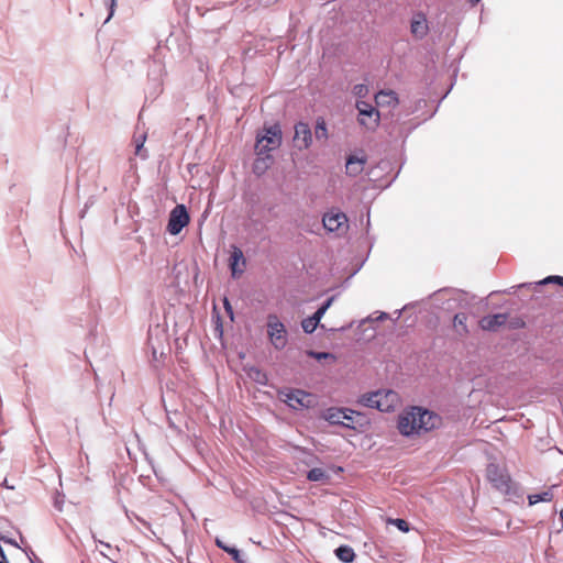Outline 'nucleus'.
I'll list each match as a JSON object with an SVG mask.
<instances>
[{"label":"nucleus","mask_w":563,"mask_h":563,"mask_svg":"<svg viewBox=\"0 0 563 563\" xmlns=\"http://www.w3.org/2000/svg\"><path fill=\"white\" fill-rule=\"evenodd\" d=\"M442 426V418L438 413L422 407H411L398 416L397 428L401 435H420Z\"/></svg>","instance_id":"f257e3e1"},{"label":"nucleus","mask_w":563,"mask_h":563,"mask_svg":"<svg viewBox=\"0 0 563 563\" xmlns=\"http://www.w3.org/2000/svg\"><path fill=\"white\" fill-rule=\"evenodd\" d=\"M263 134L258 133L256 137L255 152L257 156L278 148L282 144V129L279 124H273L263 129Z\"/></svg>","instance_id":"f03ea898"},{"label":"nucleus","mask_w":563,"mask_h":563,"mask_svg":"<svg viewBox=\"0 0 563 563\" xmlns=\"http://www.w3.org/2000/svg\"><path fill=\"white\" fill-rule=\"evenodd\" d=\"M147 342L153 362H158L161 357L169 352L167 333L159 325L150 329Z\"/></svg>","instance_id":"7ed1b4c3"},{"label":"nucleus","mask_w":563,"mask_h":563,"mask_svg":"<svg viewBox=\"0 0 563 563\" xmlns=\"http://www.w3.org/2000/svg\"><path fill=\"white\" fill-rule=\"evenodd\" d=\"M267 335L276 350H283L287 345V330L276 314L267 317Z\"/></svg>","instance_id":"20e7f679"},{"label":"nucleus","mask_w":563,"mask_h":563,"mask_svg":"<svg viewBox=\"0 0 563 563\" xmlns=\"http://www.w3.org/2000/svg\"><path fill=\"white\" fill-rule=\"evenodd\" d=\"M190 221L189 213L185 205H177L169 213L167 232L177 235L188 225Z\"/></svg>","instance_id":"39448f33"},{"label":"nucleus","mask_w":563,"mask_h":563,"mask_svg":"<svg viewBox=\"0 0 563 563\" xmlns=\"http://www.w3.org/2000/svg\"><path fill=\"white\" fill-rule=\"evenodd\" d=\"M358 123L367 130H375L379 124V112L366 101H357Z\"/></svg>","instance_id":"423d86ee"},{"label":"nucleus","mask_w":563,"mask_h":563,"mask_svg":"<svg viewBox=\"0 0 563 563\" xmlns=\"http://www.w3.org/2000/svg\"><path fill=\"white\" fill-rule=\"evenodd\" d=\"M486 474L488 481L496 489L505 494L510 492V477L504 468L490 463L487 465Z\"/></svg>","instance_id":"0eeeda50"},{"label":"nucleus","mask_w":563,"mask_h":563,"mask_svg":"<svg viewBox=\"0 0 563 563\" xmlns=\"http://www.w3.org/2000/svg\"><path fill=\"white\" fill-rule=\"evenodd\" d=\"M279 395L283 397V400L295 410L309 408L310 406L308 400L310 394L305 390L287 389L286 391H280Z\"/></svg>","instance_id":"6e6552de"},{"label":"nucleus","mask_w":563,"mask_h":563,"mask_svg":"<svg viewBox=\"0 0 563 563\" xmlns=\"http://www.w3.org/2000/svg\"><path fill=\"white\" fill-rule=\"evenodd\" d=\"M322 223L329 232H343L347 229V217L341 211L331 210L324 213Z\"/></svg>","instance_id":"1a4fd4ad"},{"label":"nucleus","mask_w":563,"mask_h":563,"mask_svg":"<svg viewBox=\"0 0 563 563\" xmlns=\"http://www.w3.org/2000/svg\"><path fill=\"white\" fill-rule=\"evenodd\" d=\"M312 144V132L308 123L298 122L295 125L294 145L298 150H307Z\"/></svg>","instance_id":"9d476101"},{"label":"nucleus","mask_w":563,"mask_h":563,"mask_svg":"<svg viewBox=\"0 0 563 563\" xmlns=\"http://www.w3.org/2000/svg\"><path fill=\"white\" fill-rule=\"evenodd\" d=\"M321 418L328 421L333 426H341L343 428H347L351 430H355L356 427L352 426L350 422L342 421L343 418H346V410L342 407H330L323 410Z\"/></svg>","instance_id":"9b49d317"},{"label":"nucleus","mask_w":563,"mask_h":563,"mask_svg":"<svg viewBox=\"0 0 563 563\" xmlns=\"http://www.w3.org/2000/svg\"><path fill=\"white\" fill-rule=\"evenodd\" d=\"M231 247L232 251L229 258V267L231 269L232 277L239 278L245 271L246 260L244 257L242 250L239 246L232 245Z\"/></svg>","instance_id":"f8f14e48"},{"label":"nucleus","mask_w":563,"mask_h":563,"mask_svg":"<svg viewBox=\"0 0 563 563\" xmlns=\"http://www.w3.org/2000/svg\"><path fill=\"white\" fill-rule=\"evenodd\" d=\"M508 318L509 314L507 312L484 316L478 321V325L484 331L496 332L501 325L506 324Z\"/></svg>","instance_id":"ddd939ff"},{"label":"nucleus","mask_w":563,"mask_h":563,"mask_svg":"<svg viewBox=\"0 0 563 563\" xmlns=\"http://www.w3.org/2000/svg\"><path fill=\"white\" fill-rule=\"evenodd\" d=\"M367 162V157L363 154L358 156L357 154H352L346 157L345 172L346 175L351 177L358 176Z\"/></svg>","instance_id":"4468645a"},{"label":"nucleus","mask_w":563,"mask_h":563,"mask_svg":"<svg viewBox=\"0 0 563 563\" xmlns=\"http://www.w3.org/2000/svg\"><path fill=\"white\" fill-rule=\"evenodd\" d=\"M548 284H556L559 286H563V276L551 275V276H548L537 283H522L518 286H514V287L509 288L508 290H505L504 292L505 294H515L516 289H522V288L537 289L538 287H540L542 285H548Z\"/></svg>","instance_id":"2eb2a0df"},{"label":"nucleus","mask_w":563,"mask_h":563,"mask_svg":"<svg viewBox=\"0 0 563 563\" xmlns=\"http://www.w3.org/2000/svg\"><path fill=\"white\" fill-rule=\"evenodd\" d=\"M377 397H380V394L377 390L364 394L358 398V404H361L362 406L367 407V408L377 409L382 412H388L389 406L379 404V400Z\"/></svg>","instance_id":"dca6fc26"},{"label":"nucleus","mask_w":563,"mask_h":563,"mask_svg":"<svg viewBox=\"0 0 563 563\" xmlns=\"http://www.w3.org/2000/svg\"><path fill=\"white\" fill-rule=\"evenodd\" d=\"M154 68L155 69H152L150 73H148V85H150V89H153V91H150V93L156 98L161 92H162V67L161 65L158 64H155L154 65Z\"/></svg>","instance_id":"f3484780"},{"label":"nucleus","mask_w":563,"mask_h":563,"mask_svg":"<svg viewBox=\"0 0 563 563\" xmlns=\"http://www.w3.org/2000/svg\"><path fill=\"white\" fill-rule=\"evenodd\" d=\"M410 29L412 35H426L428 24L423 13L419 12L412 16Z\"/></svg>","instance_id":"a211bd4d"},{"label":"nucleus","mask_w":563,"mask_h":563,"mask_svg":"<svg viewBox=\"0 0 563 563\" xmlns=\"http://www.w3.org/2000/svg\"><path fill=\"white\" fill-rule=\"evenodd\" d=\"M247 377L260 385H266L268 382L267 375L257 366H249L244 368Z\"/></svg>","instance_id":"6ab92c4d"},{"label":"nucleus","mask_w":563,"mask_h":563,"mask_svg":"<svg viewBox=\"0 0 563 563\" xmlns=\"http://www.w3.org/2000/svg\"><path fill=\"white\" fill-rule=\"evenodd\" d=\"M272 161L273 158L271 155L264 154L262 156H258L254 162L253 172L256 175H263L268 169L269 165L272 164Z\"/></svg>","instance_id":"aec40b11"},{"label":"nucleus","mask_w":563,"mask_h":563,"mask_svg":"<svg viewBox=\"0 0 563 563\" xmlns=\"http://www.w3.org/2000/svg\"><path fill=\"white\" fill-rule=\"evenodd\" d=\"M334 553L344 563H351L355 559V552L350 545H340L334 550Z\"/></svg>","instance_id":"412c9836"},{"label":"nucleus","mask_w":563,"mask_h":563,"mask_svg":"<svg viewBox=\"0 0 563 563\" xmlns=\"http://www.w3.org/2000/svg\"><path fill=\"white\" fill-rule=\"evenodd\" d=\"M376 102L378 104L387 103L388 106L398 104V97L395 91H380L376 95Z\"/></svg>","instance_id":"4be33fe9"},{"label":"nucleus","mask_w":563,"mask_h":563,"mask_svg":"<svg viewBox=\"0 0 563 563\" xmlns=\"http://www.w3.org/2000/svg\"><path fill=\"white\" fill-rule=\"evenodd\" d=\"M380 394V397H377L379 400V404H384L385 406L388 405V412L394 410L395 408V401L397 400L396 393L391 390H378Z\"/></svg>","instance_id":"5701e85b"},{"label":"nucleus","mask_w":563,"mask_h":563,"mask_svg":"<svg viewBox=\"0 0 563 563\" xmlns=\"http://www.w3.org/2000/svg\"><path fill=\"white\" fill-rule=\"evenodd\" d=\"M553 494L551 490H545L539 494H532L528 496L529 505H536L541 501H551Z\"/></svg>","instance_id":"b1692460"},{"label":"nucleus","mask_w":563,"mask_h":563,"mask_svg":"<svg viewBox=\"0 0 563 563\" xmlns=\"http://www.w3.org/2000/svg\"><path fill=\"white\" fill-rule=\"evenodd\" d=\"M307 478L311 482H325L329 479V475L322 468L314 467L308 472Z\"/></svg>","instance_id":"393cba45"},{"label":"nucleus","mask_w":563,"mask_h":563,"mask_svg":"<svg viewBox=\"0 0 563 563\" xmlns=\"http://www.w3.org/2000/svg\"><path fill=\"white\" fill-rule=\"evenodd\" d=\"M314 136L317 140L328 139V129L323 118H318L314 128Z\"/></svg>","instance_id":"a878e982"},{"label":"nucleus","mask_w":563,"mask_h":563,"mask_svg":"<svg viewBox=\"0 0 563 563\" xmlns=\"http://www.w3.org/2000/svg\"><path fill=\"white\" fill-rule=\"evenodd\" d=\"M320 321L313 316H310L301 321V328L305 333L311 334L319 327Z\"/></svg>","instance_id":"bb28decb"},{"label":"nucleus","mask_w":563,"mask_h":563,"mask_svg":"<svg viewBox=\"0 0 563 563\" xmlns=\"http://www.w3.org/2000/svg\"><path fill=\"white\" fill-rule=\"evenodd\" d=\"M466 321L467 314L464 312H459L453 318V324L461 333H467Z\"/></svg>","instance_id":"cd10ccee"},{"label":"nucleus","mask_w":563,"mask_h":563,"mask_svg":"<svg viewBox=\"0 0 563 563\" xmlns=\"http://www.w3.org/2000/svg\"><path fill=\"white\" fill-rule=\"evenodd\" d=\"M334 301V296L328 298L312 314L316 319L321 321L328 309L332 306Z\"/></svg>","instance_id":"c85d7f7f"},{"label":"nucleus","mask_w":563,"mask_h":563,"mask_svg":"<svg viewBox=\"0 0 563 563\" xmlns=\"http://www.w3.org/2000/svg\"><path fill=\"white\" fill-rule=\"evenodd\" d=\"M225 552L232 556L234 562L247 563V556L241 553V551L235 547H230L229 549H225Z\"/></svg>","instance_id":"c756f323"},{"label":"nucleus","mask_w":563,"mask_h":563,"mask_svg":"<svg viewBox=\"0 0 563 563\" xmlns=\"http://www.w3.org/2000/svg\"><path fill=\"white\" fill-rule=\"evenodd\" d=\"M307 354L312 357V358H316L318 361H321V360H331V361H335V355L333 353H330V352H317V351H308Z\"/></svg>","instance_id":"7c9ffc66"},{"label":"nucleus","mask_w":563,"mask_h":563,"mask_svg":"<svg viewBox=\"0 0 563 563\" xmlns=\"http://www.w3.org/2000/svg\"><path fill=\"white\" fill-rule=\"evenodd\" d=\"M146 140L145 134H141L137 139H135V155L140 156L141 158L145 159L147 157L146 153L143 152V145Z\"/></svg>","instance_id":"2f4dec72"},{"label":"nucleus","mask_w":563,"mask_h":563,"mask_svg":"<svg viewBox=\"0 0 563 563\" xmlns=\"http://www.w3.org/2000/svg\"><path fill=\"white\" fill-rule=\"evenodd\" d=\"M345 410H346V418H343L342 421L350 422L352 426H355V423L357 422L355 420V418L362 417V413L357 412L355 410H352L350 408H345Z\"/></svg>","instance_id":"473e14b6"},{"label":"nucleus","mask_w":563,"mask_h":563,"mask_svg":"<svg viewBox=\"0 0 563 563\" xmlns=\"http://www.w3.org/2000/svg\"><path fill=\"white\" fill-rule=\"evenodd\" d=\"M394 526H396L400 531L408 532L410 530L409 522L405 519H394L390 521Z\"/></svg>","instance_id":"72a5a7b5"},{"label":"nucleus","mask_w":563,"mask_h":563,"mask_svg":"<svg viewBox=\"0 0 563 563\" xmlns=\"http://www.w3.org/2000/svg\"><path fill=\"white\" fill-rule=\"evenodd\" d=\"M368 92V88L366 85L364 84H357L353 87V93L358 97V98H363L367 95Z\"/></svg>","instance_id":"f704fd0d"},{"label":"nucleus","mask_w":563,"mask_h":563,"mask_svg":"<svg viewBox=\"0 0 563 563\" xmlns=\"http://www.w3.org/2000/svg\"><path fill=\"white\" fill-rule=\"evenodd\" d=\"M223 306H224V310L228 313V316L230 317V319L233 320L234 319L233 308L227 297L223 299Z\"/></svg>","instance_id":"c9c22d12"},{"label":"nucleus","mask_w":563,"mask_h":563,"mask_svg":"<svg viewBox=\"0 0 563 563\" xmlns=\"http://www.w3.org/2000/svg\"><path fill=\"white\" fill-rule=\"evenodd\" d=\"M216 544L219 549L223 550L225 552V549H229L231 545L225 544L221 539H216Z\"/></svg>","instance_id":"e433bc0d"},{"label":"nucleus","mask_w":563,"mask_h":563,"mask_svg":"<svg viewBox=\"0 0 563 563\" xmlns=\"http://www.w3.org/2000/svg\"><path fill=\"white\" fill-rule=\"evenodd\" d=\"M133 517L136 519L137 522H141L144 527L147 529H151V525L145 521L144 519L140 518L136 514L132 512Z\"/></svg>","instance_id":"4c0bfd02"},{"label":"nucleus","mask_w":563,"mask_h":563,"mask_svg":"<svg viewBox=\"0 0 563 563\" xmlns=\"http://www.w3.org/2000/svg\"><path fill=\"white\" fill-rule=\"evenodd\" d=\"M133 517L136 519L137 522H141L144 527L147 529H151V525L145 521L144 519L140 518L136 514L132 512Z\"/></svg>","instance_id":"58836bf2"},{"label":"nucleus","mask_w":563,"mask_h":563,"mask_svg":"<svg viewBox=\"0 0 563 563\" xmlns=\"http://www.w3.org/2000/svg\"><path fill=\"white\" fill-rule=\"evenodd\" d=\"M115 2L117 0H110L108 19H110L113 15Z\"/></svg>","instance_id":"ea45409f"},{"label":"nucleus","mask_w":563,"mask_h":563,"mask_svg":"<svg viewBox=\"0 0 563 563\" xmlns=\"http://www.w3.org/2000/svg\"><path fill=\"white\" fill-rule=\"evenodd\" d=\"M0 563H9L1 545H0Z\"/></svg>","instance_id":"a19ab883"},{"label":"nucleus","mask_w":563,"mask_h":563,"mask_svg":"<svg viewBox=\"0 0 563 563\" xmlns=\"http://www.w3.org/2000/svg\"><path fill=\"white\" fill-rule=\"evenodd\" d=\"M0 485H1L2 487H4V488H8V489H14V486H13V485H11V484H9V482H8V479H7V478H4V479L1 482V484H0Z\"/></svg>","instance_id":"79ce46f5"},{"label":"nucleus","mask_w":563,"mask_h":563,"mask_svg":"<svg viewBox=\"0 0 563 563\" xmlns=\"http://www.w3.org/2000/svg\"><path fill=\"white\" fill-rule=\"evenodd\" d=\"M523 325H525V322L518 320V321L514 322L512 328H520V327H523Z\"/></svg>","instance_id":"37998d69"},{"label":"nucleus","mask_w":563,"mask_h":563,"mask_svg":"<svg viewBox=\"0 0 563 563\" xmlns=\"http://www.w3.org/2000/svg\"><path fill=\"white\" fill-rule=\"evenodd\" d=\"M2 540L4 542H7V543H10V544L14 545V547H19L18 543L14 540H12V539L2 538Z\"/></svg>","instance_id":"c03bdc74"},{"label":"nucleus","mask_w":563,"mask_h":563,"mask_svg":"<svg viewBox=\"0 0 563 563\" xmlns=\"http://www.w3.org/2000/svg\"><path fill=\"white\" fill-rule=\"evenodd\" d=\"M62 503H63V500H60V499H58V498L55 500V507H56L58 510H62V506H60V504H62Z\"/></svg>","instance_id":"a18cd8bd"},{"label":"nucleus","mask_w":563,"mask_h":563,"mask_svg":"<svg viewBox=\"0 0 563 563\" xmlns=\"http://www.w3.org/2000/svg\"><path fill=\"white\" fill-rule=\"evenodd\" d=\"M421 103L426 104V100L420 99V100L417 102V106H416V108H415V111H416V110H418V108H420V107H421Z\"/></svg>","instance_id":"49530a36"},{"label":"nucleus","mask_w":563,"mask_h":563,"mask_svg":"<svg viewBox=\"0 0 563 563\" xmlns=\"http://www.w3.org/2000/svg\"><path fill=\"white\" fill-rule=\"evenodd\" d=\"M387 318H388V313L382 312L380 316L378 317V320H385Z\"/></svg>","instance_id":"de8ad7c7"},{"label":"nucleus","mask_w":563,"mask_h":563,"mask_svg":"<svg viewBox=\"0 0 563 563\" xmlns=\"http://www.w3.org/2000/svg\"><path fill=\"white\" fill-rule=\"evenodd\" d=\"M125 515L129 518V520H132V518H134L132 512H130L128 509H125Z\"/></svg>","instance_id":"09e8293b"},{"label":"nucleus","mask_w":563,"mask_h":563,"mask_svg":"<svg viewBox=\"0 0 563 563\" xmlns=\"http://www.w3.org/2000/svg\"><path fill=\"white\" fill-rule=\"evenodd\" d=\"M482 0H470L471 2V5H476L477 3H479Z\"/></svg>","instance_id":"8fccbe9b"},{"label":"nucleus","mask_w":563,"mask_h":563,"mask_svg":"<svg viewBox=\"0 0 563 563\" xmlns=\"http://www.w3.org/2000/svg\"><path fill=\"white\" fill-rule=\"evenodd\" d=\"M560 519H561V521H562V527H563V508H562V509H561V511H560Z\"/></svg>","instance_id":"3c124183"},{"label":"nucleus","mask_w":563,"mask_h":563,"mask_svg":"<svg viewBox=\"0 0 563 563\" xmlns=\"http://www.w3.org/2000/svg\"><path fill=\"white\" fill-rule=\"evenodd\" d=\"M101 544L108 549H111V545L109 543H106V542H101Z\"/></svg>","instance_id":"603ef678"}]
</instances>
